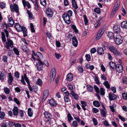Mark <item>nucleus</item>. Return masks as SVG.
<instances>
[{"label":"nucleus","mask_w":127,"mask_h":127,"mask_svg":"<svg viewBox=\"0 0 127 127\" xmlns=\"http://www.w3.org/2000/svg\"><path fill=\"white\" fill-rule=\"evenodd\" d=\"M120 1L119 0L117 1L115 3V4L114 6V8L112 11L111 12V17H113L114 14L116 13L117 10L119 8V6L120 5Z\"/></svg>","instance_id":"nucleus-1"},{"label":"nucleus","mask_w":127,"mask_h":127,"mask_svg":"<svg viewBox=\"0 0 127 127\" xmlns=\"http://www.w3.org/2000/svg\"><path fill=\"white\" fill-rule=\"evenodd\" d=\"M109 49L111 52H112L115 55L118 56L120 55L121 53L117 50L115 47L112 45L109 47Z\"/></svg>","instance_id":"nucleus-2"},{"label":"nucleus","mask_w":127,"mask_h":127,"mask_svg":"<svg viewBox=\"0 0 127 127\" xmlns=\"http://www.w3.org/2000/svg\"><path fill=\"white\" fill-rule=\"evenodd\" d=\"M114 40L116 43L118 45L122 43L123 42V39L120 35H117Z\"/></svg>","instance_id":"nucleus-3"},{"label":"nucleus","mask_w":127,"mask_h":127,"mask_svg":"<svg viewBox=\"0 0 127 127\" xmlns=\"http://www.w3.org/2000/svg\"><path fill=\"white\" fill-rule=\"evenodd\" d=\"M63 18L64 20L65 21L66 23L67 24H69L71 22L70 20V17L67 15L66 13H64L63 15Z\"/></svg>","instance_id":"nucleus-4"},{"label":"nucleus","mask_w":127,"mask_h":127,"mask_svg":"<svg viewBox=\"0 0 127 127\" xmlns=\"http://www.w3.org/2000/svg\"><path fill=\"white\" fill-rule=\"evenodd\" d=\"M56 74V70L54 68H53L51 70L50 75V79L51 81H53L55 78Z\"/></svg>","instance_id":"nucleus-5"},{"label":"nucleus","mask_w":127,"mask_h":127,"mask_svg":"<svg viewBox=\"0 0 127 127\" xmlns=\"http://www.w3.org/2000/svg\"><path fill=\"white\" fill-rule=\"evenodd\" d=\"M38 62L36 64L37 69L39 71H42L43 68V65L44 64L39 59H38Z\"/></svg>","instance_id":"nucleus-6"},{"label":"nucleus","mask_w":127,"mask_h":127,"mask_svg":"<svg viewBox=\"0 0 127 127\" xmlns=\"http://www.w3.org/2000/svg\"><path fill=\"white\" fill-rule=\"evenodd\" d=\"M10 8L11 11L13 12L15 11L17 13L19 12L18 7L17 4H14L13 5L11 4L10 5Z\"/></svg>","instance_id":"nucleus-7"},{"label":"nucleus","mask_w":127,"mask_h":127,"mask_svg":"<svg viewBox=\"0 0 127 127\" xmlns=\"http://www.w3.org/2000/svg\"><path fill=\"white\" fill-rule=\"evenodd\" d=\"M117 72L119 73L122 72L123 70V65L121 64H117L116 65L115 68Z\"/></svg>","instance_id":"nucleus-8"},{"label":"nucleus","mask_w":127,"mask_h":127,"mask_svg":"<svg viewBox=\"0 0 127 127\" xmlns=\"http://www.w3.org/2000/svg\"><path fill=\"white\" fill-rule=\"evenodd\" d=\"M8 75L9 78L7 80L8 83L9 85H12V82L13 80V78L11 73H8Z\"/></svg>","instance_id":"nucleus-9"},{"label":"nucleus","mask_w":127,"mask_h":127,"mask_svg":"<svg viewBox=\"0 0 127 127\" xmlns=\"http://www.w3.org/2000/svg\"><path fill=\"white\" fill-rule=\"evenodd\" d=\"M46 13L47 16L50 17H52L53 14V10L49 8L47 9Z\"/></svg>","instance_id":"nucleus-10"},{"label":"nucleus","mask_w":127,"mask_h":127,"mask_svg":"<svg viewBox=\"0 0 127 127\" xmlns=\"http://www.w3.org/2000/svg\"><path fill=\"white\" fill-rule=\"evenodd\" d=\"M97 52L98 54L100 55H103L104 53V51L103 48L100 47H98Z\"/></svg>","instance_id":"nucleus-11"},{"label":"nucleus","mask_w":127,"mask_h":127,"mask_svg":"<svg viewBox=\"0 0 127 127\" xmlns=\"http://www.w3.org/2000/svg\"><path fill=\"white\" fill-rule=\"evenodd\" d=\"M113 30L116 33H119L121 31V29L120 26L118 25L114 26Z\"/></svg>","instance_id":"nucleus-12"},{"label":"nucleus","mask_w":127,"mask_h":127,"mask_svg":"<svg viewBox=\"0 0 127 127\" xmlns=\"http://www.w3.org/2000/svg\"><path fill=\"white\" fill-rule=\"evenodd\" d=\"M72 44L75 47H76L78 45V41L75 36H74L72 38Z\"/></svg>","instance_id":"nucleus-13"},{"label":"nucleus","mask_w":127,"mask_h":127,"mask_svg":"<svg viewBox=\"0 0 127 127\" xmlns=\"http://www.w3.org/2000/svg\"><path fill=\"white\" fill-rule=\"evenodd\" d=\"M109 99L111 100H115L117 98L116 96L113 93H110L109 95Z\"/></svg>","instance_id":"nucleus-14"},{"label":"nucleus","mask_w":127,"mask_h":127,"mask_svg":"<svg viewBox=\"0 0 127 127\" xmlns=\"http://www.w3.org/2000/svg\"><path fill=\"white\" fill-rule=\"evenodd\" d=\"M66 79L68 81H72L73 79V76L71 73L67 74L66 76Z\"/></svg>","instance_id":"nucleus-15"},{"label":"nucleus","mask_w":127,"mask_h":127,"mask_svg":"<svg viewBox=\"0 0 127 127\" xmlns=\"http://www.w3.org/2000/svg\"><path fill=\"white\" fill-rule=\"evenodd\" d=\"M22 31L23 33L24 37H25L27 36V29L23 26H22V29L20 31Z\"/></svg>","instance_id":"nucleus-16"},{"label":"nucleus","mask_w":127,"mask_h":127,"mask_svg":"<svg viewBox=\"0 0 127 127\" xmlns=\"http://www.w3.org/2000/svg\"><path fill=\"white\" fill-rule=\"evenodd\" d=\"M9 24L8 26L10 27L13 26L14 24V21L12 17H10L8 19Z\"/></svg>","instance_id":"nucleus-17"},{"label":"nucleus","mask_w":127,"mask_h":127,"mask_svg":"<svg viewBox=\"0 0 127 127\" xmlns=\"http://www.w3.org/2000/svg\"><path fill=\"white\" fill-rule=\"evenodd\" d=\"M43 114L45 117L48 119L51 118L52 117V115L49 112L45 111Z\"/></svg>","instance_id":"nucleus-18"},{"label":"nucleus","mask_w":127,"mask_h":127,"mask_svg":"<svg viewBox=\"0 0 127 127\" xmlns=\"http://www.w3.org/2000/svg\"><path fill=\"white\" fill-rule=\"evenodd\" d=\"M107 35L110 39H113L115 37L114 33L112 32H107Z\"/></svg>","instance_id":"nucleus-19"},{"label":"nucleus","mask_w":127,"mask_h":127,"mask_svg":"<svg viewBox=\"0 0 127 127\" xmlns=\"http://www.w3.org/2000/svg\"><path fill=\"white\" fill-rule=\"evenodd\" d=\"M15 27L16 30L18 32H20L22 29V26L18 23H16L14 25Z\"/></svg>","instance_id":"nucleus-20"},{"label":"nucleus","mask_w":127,"mask_h":127,"mask_svg":"<svg viewBox=\"0 0 127 127\" xmlns=\"http://www.w3.org/2000/svg\"><path fill=\"white\" fill-rule=\"evenodd\" d=\"M22 2L24 7H25L26 5L28 8L31 7L30 4L28 2L26 1L25 0H22Z\"/></svg>","instance_id":"nucleus-21"},{"label":"nucleus","mask_w":127,"mask_h":127,"mask_svg":"<svg viewBox=\"0 0 127 127\" xmlns=\"http://www.w3.org/2000/svg\"><path fill=\"white\" fill-rule=\"evenodd\" d=\"M70 94L75 99L77 100L78 99V95L75 94L73 91H72L71 92Z\"/></svg>","instance_id":"nucleus-22"},{"label":"nucleus","mask_w":127,"mask_h":127,"mask_svg":"<svg viewBox=\"0 0 127 127\" xmlns=\"http://www.w3.org/2000/svg\"><path fill=\"white\" fill-rule=\"evenodd\" d=\"M18 108L17 107L15 106L13 110V114L14 115L16 116L18 114Z\"/></svg>","instance_id":"nucleus-23"},{"label":"nucleus","mask_w":127,"mask_h":127,"mask_svg":"<svg viewBox=\"0 0 127 127\" xmlns=\"http://www.w3.org/2000/svg\"><path fill=\"white\" fill-rule=\"evenodd\" d=\"M49 102L51 105L53 106H56L57 104V103L53 99H50L49 101Z\"/></svg>","instance_id":"nucleus-24"},{"label":"nucleus","mask_w":127,"mask_h":127,"mask_svg":"<svg viewBox=\"0 0 127 127\" xmlns=\"http://www.w3.org/2000/svg\"><path fill=\"white\" fill-rule=\"evenodd\" d=\"M122 27L124 28H127V21H123L121 24Z\"/></svg>","instance_id":"nucleus-25"},{"label":"nucleus","mask_w":127,"mask_h":127,"mask_svg":"<svg viewBox=\"0 0 127 127\" xmlns=\"http://www.w3.org/2000/svg\"><path fill=\"white\" fill-rule=\"evenodd\" d=\"M110 66L112 69H115L116 68V64L113 62L111 61L109 63Z\"/></svg>","instance_id":"nucleus-26"},{"label":"nucleus","mask_w":127,"mask_h":127,"mask_svg":"<svg viewBox=\"0 0 127 127\" xmlns=\"http://www.w3.org/2000/svg\"><path fill=\"white\" fill-rule=\"evenodd\" d=\"M71 2L73 6L75 9H77L78 7L75 1V0H72Z\"/></svg>","instance_id":"nucleus-27"},{"label":"nucleus","mask_w":127,"mask_h":127,"mask_svg":"<svg viewBox=\"0 0 127 127\" xmlns=\"http://www.w3.org/2000/svg\"><path fill=\"white\" fill-rule=\"evenodd\" d=\"M47 122H49L50 124H53L55 123V119L52 117L51 118H49L47 121Z\"/></svg>","instance_id":"nucleus-28"},{"label":"nucleus","mask_w":127,"mask_h":127,"mask_svg":"<svg viewBox=\"0 0 127 127\" xmlns=\"http://www.w3.org/2000/svg\"><path fill=\"white\" fill-rule=\"evenodd\" d=\"M32 111V109L31 108H29L28 109V114L30 117H32L33 115V112Z\"/></svg>","instance_id":"nucleus-29"},{"label":"nucleus","mask_w":127,"mask_h":127,"mask_svg":"<svg viewBox=\"0 0 127 127\" xmlns=\"http://www.w3.org/2000/svg\"><path fill=\"white\" fill-rule=\"evenodd\" d=\"M102 46L106 49V48H109L108 44V43L106 42H103L102 43Z\"/></svg>","instance_id":"nucleus-30"},{"label":"nucleus","mask_w":127,"mask_h":127,"mask_svg":"<svg viewBox=\"0 0 127 127\" xmlns=\"http://www.w3.org/2000/svg\"><path fill=\"white\" fill-rule=\"evenodd\" d=\"M93 104L94 106L97 107H99L100 105L99 102L97 100L94 101L93 102Z\"/></svg>","instance_id":"nucleus-31"},{"label":"nucleus","mask_w":127,"mask_h":127,"mask_svg":"<svg viewBox=\"0 0 127 127\" xmlns=\"http://www.w3.org/2000/svg\"><path fill=\"white\" fill-rule=\"evenodd\" d=\"M36 56H37L39 58V59L40 60L41 59H42L43 58V55L40 53L37 52L36 53Z\"/></svg>","instance_id":"nucleus-32"},{"label":"nucleus","mask_w":127,"mask_h":127,"mask_svg":"<svg viewBox=\"0 0 127 127\" xmlns=\"http://www.w3.org/2000/svg\"><path fill=\"white\" fill-rule=\"evenodd\" d=\"M7 42L8 45H10L11 47H13V43L12 41L9 39H7Z\"/></svg>","instance_id":"nucleus-33"},{"label":"nucleus","mask_w":127,"mask_h":127,"mask_svg":"<svg viewBox=\"0 0 127 127\" xmlns=\"http://www.w3.org/2000/svg\"><path fill=\"white\" fill-rule=\"evenodd\" d=\"M1 34L2 41L4 42H6V39L4 33L3 32H2L1 33Z\"/></svg>","instance_id":"nucleus-34"},{"label":"nucleus","mask_w":127,"mask_h":127,"mask_svg":"<svg viewBox=\"0 0 127 127\" xmlns=\"http://www.w3.org/2000/svg\"><path fill=\"white\" fill-rule=\"evenodd\" d=\"M83 18L84 19V21L85 25H87L88 23V21L87 20V18L85 15L83 16Z\"/></svg>","instance_id":"nucleus-35"},{"label":"nucleus","mask_w":127,"mask_h":127,"mask_svg":"<svg viewBox=\"0 0 127 127\" xmlns=\"http://www.w3.org/2000/svg\"><path fill=\"white\" fill-rule=\"evenodd\" d=\"M87 87V90L88 91L91 92L93 91V89L92 86L90 85H88Z\"/></svg>","instance_id":"nucleus-36"},{"label":"nucleus","mask_w":127,"mask_h":127,"mask_svg":"<svg viewBox=\"0 0 127 127\" xmlns=\"http://www.w3.org/2000/svg\"><path fill=\"white\" fill-rule=\"evenodd\" d=\"M103 85H104L106 86V87L107 89L110 88V86L107 81H105L103 83Z\"/></svg>","instance_id":"nucleus-37"},{"label":"nucleus","mask_w":127,"mask_h":127,"mask_svg":"<svg viewBox=\"0 0 127 127\" xmlns=\"http://www.w3.org/2000/svg\"><path fill=\"white\" fill-rule=\"evenodd\" d=\"M68 120L69 122H70L71 120H72L73 119V118L71 116L69 113L67 115Z\"/></svg>","instance_id":"nucleus-38"},{"label":"nucleus","mask_w":127,"mask_h":127,"mask_svg":"<svg viewBox=\"0 0 127 127\" xmlns=\"http://www.w3.org/2000/svg\"><path fill=\"white\" fill-rule=\"evenodd\" d=\"M35 6V9L37 11L39 10V7L37 4V0H35V3L34 4Z\"/></svg>","instance_id":"nucleus-39"},{"label":"nucleus","mask_w":127,"mask_h":127,"mask_svg":"<svg viewBox=\"0 0 127 127\" xmlns=\"http://www.w3.org/2000/svg\"><path fill=\"white\" fill-rule=\"evenodd\" d=\"M4 91L5 93L7 94H9L10 92L9 89L6 87L4 88Z\"/></svg>","instance_id":"nucleus-40"},{"label":"nucleus","mask_w":127,"mask_h":127,"mask_svg":"<svg viewBox=\"0 0 127 127\" xmlns=\"http://www.w3.org/2000/svg\"><path fill=\"white\" fill-rule=\"evenodd\" d=\"M6 6V4L4 2H3L1 3L0 4V7L2 9L5 8Z\"/></svg>","instance_id":"nucleus-41"},{"label":"nucleus","mask_w":127,"mask_h":127,"mask_svg":"<svg viewBox=\"0 0 127 127\" xmlns=\"http://www.w3.org/2000/svg\"><path fill=\"white\" fill-rule=\"evenodd\" d=\"M4 74L2 72H0V80H1L2 81L4 80Z\"/></svg>","instance_id":"nucleus-42"},{"label":"nucleus","mask_w":127,"mask_h":127,"mask_svg":"<svg viewBox=\"0 0 127 127\" xmlns=\"http://www.w3.org/2000/svg\"><path fill=\"white\" fill-rule=\"evenodd\" d=\"M27 11L29 15V18L32 19V14L28 10H27Z\"/></svg>","instance_id":"nucleus-43"},{"label":"nucleus","mask_w":127,"mask_h":127,"mask_svg":"<svg viewBox=\"0 0 127 127\" xmlns=\"http://www.w3.org/2000/svg\"><path fill=\"white\" fill-rule=\"evenodd\" d=\"M116 106V105H114L113 106H109L110 108L111 111L113 112H115V110L114 109V107H115Z\"/></svg>","instance_id":"nucleus-44"},{"label":"nucleus","mask_w":127,"mask_h":127,"mask_svg":"<svg viewBox=\"0 0 127 127\" xmlns=\"http://www.w3.org/2000/svg\"><path fill=\"white\" fill-rule=\"evenodd\" d=\"M5 115V114L4 112H0V119H3Z\"/></svg>","instance_id":"nucleus-45"},{"label":"nucleus","mask_w":127,"mask_h":127,"mask_svg":"<svg viewBox=\"0 0 127 127\" xmlns=\"http://www.w3.org/2000/svg\"><path fill=\"white\" fill-rule=\"evenodd\" d=\"M102 34L98 32L96 37V40H98L102 36Z\"/></svg>","instance_id":"nucleus-46"},{"label":"nucleus","mask_w":127,"mask_h":127,"mask_svg":"<svg viewBox=\"0 0 127 127\" xmlns=\"http://www.w3.org/2000/svg\"><path fill=\"white\" fill-rule=\"evenodd\" d=\"M27 49V46L26 45L24 46L22 48V50H23V51L27 53H28Z\"/></svg>","instance_id":"nucleus-47"},{"label":"nucleus","mask_w":127,"mask_h":127,"mask_svg":"<svg viewBox=\"0 0 127 127\" xmlns=\"http://www.w3.org/2000/svg\"><path fill=\"white\" fill-rule=\"evenodd\" d=\"M101 114L102 116H103V117H105L106 113L104 110L102 109H101L100 110Z\"/></svg>","instance_id":"nucleus-48"},{"label":"nucleus","mask_w":127,"mask_h":127,"mask_svg":"<svg viewBox=\"0 0 127 127\" xmlns=\"http://www.w3.org/2000/svg\"><path fill=\"white\" fill-rule=\"evenodd\" d=\"M13 50L15 53L16 55H19V51L18 50L17 48L15 47L14 48Z\"/></svg>","instance_id":"nucleus-49"},{"label":"nucleus","mask_w":127,"mask_h":127,"mask_svg":"<svg viewBox=\"0 0 127 127\" xmlns=\"http://www.w3.org/2000/svg\"><path fill=\"white\" fill-rule=\"evenodd\" d=\"M100 93L102 95H104L105 94V90L103 88H100Z\"/></svg>","instance_id":"nucleus-50"},{"label":"nucleus","mask_w":127,"mask_h":127,"mask_svg":"<svg viewBox=\"0 0 127 127\" xmlns=\"http://www.w3.org/2000/svg\"><path fill=\"white\" fill-rule=\"evenodd\" d=\"M71 28L73 29L75 32L76 33L78 32V30L77 29L76 26L74 25H72Z\"/></svg>","instance_id":"nucleus-51"},{"label":"nucleus","mask_w":127,"mask_h":127,"mask_svg":"<svg viewBox=\"0 0 127 127\" xmlns=\"http://www.w3.org/2000/svg\"><path fill=\"white\" fill-rule=\"evenodd\" d=\"M36 83L37 84L41 86L42 84V82L41 80L39 78L38 79Z\"/></svg>","instance_id":"nucleus-52"},{"label":"nucleus","mask_w":127,"mask_h":127,"mask_svg":"<svg viewBox=\"0 0 127 127\" xmlns=\"http://www.w3.org/2000/svg\"><path fill=\"white\" fill-rule=\"evenodd\" d=\"M105 31V29L103 28H101V29L99 31V32H98L99 33H101L102 34Z\"/></svg>","instance_id":"nucleus-53"},{"label":"nucleus","mask_w":127,"mask_h":127,"mask_svg":"<svg viewBox=\"0 0 127 127\" xmlns=\"http://www.w3.org/2000/svg\"><path fill=\"white\" fill-rule=\"evenodd\" d=\"M94 11L97 14H99L100 12V10L99 8H95L94 9Z\"/></svg>","instance_id":"nucleus-54"},{"label":"nucleus","mask_w":127,"mask_h":127,"mask_svg":"<svg viewBox=\"0 0 127 127\" xmlns=\"http://www.w3.org/2000/svg\"><path fill=\"white\" fill-rule=\"evenodd\" d=\"M30 27L32 32H35V30L34 29L33 25L32 23L30 24Z\"/></svg>","instance_id":"nucleus-55"},{"label":"nucleus","mask_w":127,"mask_h":127,"mask_svg":"<svg viewBox=\"0 0 127 127\" xmlns=\"http://www.w3.org/2000/svg\"><path fill=\"white\" fill-rule=\"evenodd\" d=\"M103 120H104V121H103V123L104 126H108L109 125V124L108 123L107 121H106L104 119H102Z\"/></svg>","instance_id":"nucleus-56"},{"label":"nucleus","mask_w":127,"mask_h":127,"mask_svg":"<svg viewBox=\"0 0 127 127\" xmlns=\"http://www.w3.org/2000/svg\"><path fill=\"white\" fill-rule=\"evenodd\" d=\"M64 98L65 102H70V100L68 97L64 96Z\"/></svg>","instance_id":"nucleus-57"},{"label":"nucleus","mask_w":127,"mask_h":127,"mask_svg":"<svg viewBox=\"0 0 127 127\" xmlns=\"http://www.w3.org/2000/svg\"><path fill=\"white\" fill-rule=\"evenodd\" d=\"M18 113L21 117L22 118L23 116L24 113L23 110H19Z\"/></svg>","instance_id":"nucleus-58"},{"label":"nucleus","mask_w":127,"mask_h":127,"mask_svg":"<svg viewBox=\"0 0 127 127\" xmlns=\"http://www.w3.org/2000/svg\"><path fill=\"white\" fill-rule=\"evenodd\" d=\"M94 87L96 92L97 93H99V90L98 87L96 85H94Z\"/></svg>","instance_id":"nucleus-59"},{"label":"nucleus","mask_w":127,"mask_h":127,"mask_svg":"<svg viewBox=\"0 0 127 127\" xmlns=\"http://www.w3.org/2000/svg\"><path fill=\"white\" fill-rule=\"evenodd\" d=\"M40 3L43 6H45L46 4V0H40Z\"/></svg>","instance_id":"nucleus-60"},{"label":"nucleus","mask_w":127,"mask_h":127,"mask_svg":"<svg viewBox=\"0 0 127 127\" xmlns=\"http://www.w3.org/2000/svg\"><path fill=\"white\" fill-rule=\"evenodd\" d=\"M85 57L86 60L88 61H89L91 60V56L89 54H86V55Z\"/></svg>","instance_id":"nucleus-61"},{"label":"nucleus","mask_w":127,"mask_h":127,"mask_svg":"<svg viewBox=\"0 0 127 127\" xmlns=\"http://www.w3.org/2000/svg\"><path fill=\"white\" fill-rule=\"evenodd\" d=\"M14 76L15 77L17 78H19V77L20 74L18 72V71H16L14 73Z\"/></svg>","instance_id":"nucleus-62"},{"label":"nucleus","mask_w":127,"mask_h":127,"mask_svg":"<svg viewBox=\"0 0 127 127\" xmlns=\"http://www.w3.org/2000/svg\"><path fill=\"white\" fill-rule=\"evenodd\" d=\"M92 120L94 123V125H97L98 123L97 120L95 118H93Z\"/></svg>","instance_id":"nucleus-63"},{"label":"nucleus","mask_w":127,"mask_h":127,"mask_svg":"<svg viewBox=\"0 0 127 127\" xmlns=\"http://www.w3.org/2000/svg\"><path fill=\"white\" fill-rule=\"evenodd\" d=\"M122 96L123 98L125 99H127V94L124 93L122 94Z\"/></svg>","instance_id":"nucleus-64"}]
</instances>
